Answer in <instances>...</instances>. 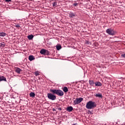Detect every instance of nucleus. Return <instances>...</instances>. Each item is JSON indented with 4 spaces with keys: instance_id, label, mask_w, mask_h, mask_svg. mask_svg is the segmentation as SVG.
<instances>
[{
    "instance_id": "obj_8",
    "label": "nucleus",
    "mask_w": 125,
    "mask_h": 125,
    "mask_svg": "<svg viewBox=\"0 0 125 125\" xmlns=\"http://www.w3.org/2000/svg\"><path fill=\"white\" fill-rule=\"evenodd\" d=\"M69 17L70 18H73V17H76V13L70 12L69 14Z\"/></svg>"
},
{
    "instance_id": "obj_21",
    "label": "nucleus",
    "mask_w": 125,
    "mask_h": 125,
    "mask_svg": "<svg viewBox=\"0 0 125 125\" xmlns=\"http://www.w3.org/2000/svg\"><path fill=\"white\" fill-rule=\"evenodd\" d=\"M34 75H35L36 77L37 76H39L40 75V73H39V71H36L34 73Z\"/></svg>"
},
{
    "instance_id": "obj_3",
    "label": "nucleus",
    "mask_w": 125,
    "mask_h": 125,
    "mask_svg": "<svg viewBox=\"0 0 125 125\" xmlns=\"http://www.w3.org/2000/svg\"><path fill=\"white\" fill-rule=\"evenodd\" d=\"M55 94H53L52 93H47V97L48 99L50 100H52V101H54V100H56V96L54 95Z\"/></svg>"
},
{
    "instance_id": "obj_14",
    "label": "nucleus",
    "mask_w": 125,
    "mask_h": 125,
    "mask_svg": "<svg viewBox=\"0 0 125 125\" xmlns=\"http://www.w3.org/2000/svg\"><path fill=\"white\" fill-rule=\"evenodd\" d=\"M95 85L96 86H101V85H102V83L100 82H96L95 83Z\"/></svg>"
},
{
    "instance_id": "obj_6",
    "label": "nucleus",
    "mask_w": 125,
    "mask_h": 125,
    "mask_svg": "<svg viewBox=\"0 0 125 125\" xmlns=\"http://www.w3.org/2000/svg\"><path fill=\"white\" fill-rule=\"evenodd\" d=\"M40 53L43 55H49V51L44 49H41L40 51Z\"/></svg>"
},
{
    "instance_id": "obj_25",
    "label": "nucleus",
    "mask_w": 125,
    "mask_h": 125,
    "mask_svg": "<svg viewBox=\"0 0 125 125\" xmlns=\"http://www.w3.org/2000/svg\"><path fill=\"white\" fill-rule=\"evenodd\" d=\"M121 57H122L123 58H125V54H122Z\"/></svg>"
},
{
    "instance_id": "obj_17",
    "label": "nucleus",
    "mask_w": 125,
    "mask_h": 125,
    "mask_svg": "<svg viewBox=\"0 0 125 125\" xmlns=\"http://www.w3.org/2000/svg\"><path fill=\"white\" fill-rule=\"evenodd\" d=\"M6 36V33L4 32L0 33V37H5Z\"/></svg>"
},
{
    "instance_id": "obj_12",
    "label": "nucleus",
    "mask_w": 125,
    "mask_h": 125,
    "mask_svg": "<svg viewBox=\"0 0 125 125\" xmlns=\"http://www.w3.org/2000/svg\"><path fill=\"white\" fill-rule=\"evenodd\" d=\"M27 39L29 40H33V39H34V35H28Z\"/></svg>"
},
{
    "instance_id": "obj_27",
    "label": "nucleus",
    "mask_w": 125,
    "mask_h": 125,
    "mask_svg": "<svg viewBox=\"0 0 125 125\" xmlns=\"http://www.w3.org/2000/svg\"><path fill=\"white\" fill-rule=\"evenodd\" d=\"M5 1H6L7 2H9V1H11V0H5Z\"/></svg>"
},
{
    "instance_id": "obj_22",
    "label": "nucleus",
    "mask_w": 125,
    "mask_h": 125,
    "mask_svg": "<svg viewBox=\"0 0 125 125\" xmlns=\"http://www.w3.org/2000/svg\"><path fill=\"white\" fill-rule=\"evenodd\" d=\"M56 48L57 49V50H60V49H61V45H58L57 46Z\"/></svg>"
},
{
    "instance_id": "obj_20",
    "label": "nucleus",
    "mask_w": 125,
    "mask_h": 125,
    "mask_svg": "<svg viewBox=\"0 0 125 125\" xmlns=\"http://www.w3.org/2000/svg\"><path fill=\"white\" fill-rule=\"evenodd\" d=\"M0 46L1 47H4L5 46V44H4V42L2 43H0Z\"/></svg>"
},
{
    "instance_id": "obj_15",
    "label": "nucleus",
    "mask_w": 125,
    "mask_h": 125,
    "mask_svg": "<svg viewBox=\"0 0 125 125\" xmlns=\"http://www.w3.org/2000/svg\"><path fill=\"white\" fill-rule=\"evenodd\" d=\"M96 97H98L99 98H102V94L98 93L96 94L95 95Z\"/></svg>"
},
{
    "instance_id": "obj_7",
    "label": "nucleus",
    "mask_w": 125,
    "mask_h": 125,
    "mask_svg": "<svg viewBox=\"0 0 125 125\" xmlns=\"http://www.w3.org/2000/svg\"><path fill=\"white\" fill-rule=\"evenodd\" d=\"M2 81L7 82L6 78L3 76H0V83Z\"/></svg>"
},
{
    "instance_id": "obj_5",
    "label": "nucleus",
    "mask_w": 125,
    "mask_h": 125,
    "mask_svg": "<svg viewBox=\"0 0 125 125\" xmlns=\"http://www.w3.org/2000/svg\"><path fill=\"white\" fill-rule=\"evenodd\" d=\"M83 100V98H76L75 100L74 101L73 103L74 105H78L82 102Z\"/></svg>"
},
{
    "instance_id": "obj_16",
    "label": "nucleus",
    "mask_w": 125,
    "mask_h": 125,
    "mask_svg": "<svg viewBox=\"0 0 125 125\" xmlns=\"http://www.w3.org/2000/svg\"><path fill=\"white\" fill-rule=\"evenodd\" d=\"M63 91H64V92H68V91H69V90L68 89V87L64 86L63 88Z\"/></svg>"
},
{
    "instance_id": "obj_30",
    "label": "nucleus",
    "mask_w": 125,
    "mask_h": 125,
    "mask_svg": "<svg viewBox=\"0 0 125 125\" xmlns=\"http://www.w3.org/2000/svg\"><path fill=\"white\" fill-rule=\"evenodd\" d=\"M94 107H96V104H94Z\"/></svg>"
},
{
    "instance_id": "obj_10",
    "label": "nucleus",
    "mask_w": 125,
    "mask_h": 125,
    "mask_svg": "<svg viewBox=\"0 0 125 125\" xmlns=\"http://www.w3.org/2000/svg\"><path fill=\"white\" fill-rule=\"evenodd\" d=\"M73 110V107L72 106H68L66 109V110L67 111V112H72Z\"/></svg>"
},
{
    "instance_id": "obj_13",
    "label": "nucleus",
    "mask_w": 125,
    "mask_h": 125,
    "mask_svg": "<svg viewBox=\"0 0 125 125\" xmlns=\"http://www.w3.org/2000/svg\"><path fill=\"white\" fill-rule=\"evenodd\" d=\"M29 60L30 61H33V60H35V57L33 56L30 55L29 56Z\"/></svg>"
},
{
    "instance_id": "obj_28",
    "label": "nucleus",
    "mask_w": 125,
    "mask_h": 125,
    "mask_svg": "<svg viewBox=\"0 0 125 125\" xmlns=\"http://www.w3.org/2000/svg\"><path fill=\"white\" fill-rule=\"evenodd\" d=\"M88 112L90 113V114H93L90 110H88Z\"/></svg>"
},
{
    "instance_id": "obj_2",
    "label": "nucleus",
    "mask_w": 125,
    "mask_h": 125,
    "mask_svg": "<svg viewBox=\"0 0 125 125\" xmlns=\"http://www.w3.org/2000/svg\"><path fill=\"white\" fill-rule=\"evenodd\" d=\"M85 107L88 110H92L94 109V103L92 101H90L88 102L85 105Z\"/></svg>"
},
{
    "instance_id": "obj_23",
    "label": "nucleus",
    "mask_w": 125,
    "mask_h": 125,
    "mask_svg": "<svg viewBox=\"0 0 125 125\" xmlns=\"http://www.w3.org/2000/svg\"><path fill=\"white\" fill-rule=\"evenodd\" d=\"M15 27H16V28H20V25L19 24H17L15 25Z\"/></svg>"
},
{
    "instance_id": "obj_26",
    "label": "nucleus",
    "mask_w": 125,
    "mask_h": 125,
    "mask_svg": "<svg viewBox=\"0 0 125 125\" xmlns=\"http://www.w3.org/2000/svg\"><path fill=\"white\" fill-rule=\"evenodd\" d=\"M77 5H78V3H75L73 4V6H77Z\"/></svg>"
},
{
    "instance_id": "obj_11",
    "label": "nucleus",
    "mask_w": 125,
    "mask_h": 125,
    "mask_svg": "<svg viewBox=\"0 0 125 125\" xmlns=\"http://www.w3.org/2000/svg\"><path fill=\"white\" fill-rule=\"evenodd\" d=\"M60 104H57L56 105V109H57L58 110H60V111H61V110H62V108L60 107Z\"/></svg>"
},
{
    "instance_id": "obj_9",
    "label": "nucleus",
    "mask_w": 125,
    "mask_h": 125,
    "mask_svg": "<svg viewBox=\"0 0 125 125\" xmlns=\"http://www.w3.org/2000/svg\"><path fill=\"white\" fill-rule=\"evenodd\" d=\"M15 71L16 72V73H17L18 74H20L21 71H22V70L21 69H20V68L17 67L15 68Z\"/></svg>"
},
{
    "instance_id": "obj_29",
    "label": "nucleus",
    "mask_w": 125,
    "mask_h": 125,
    "mask_svg": "<svg viewBox=\"0 0 125 125\" xmlns=\"http://www.w3.org/2000/svg\"><path fill=\"white\" fill-rule=\"evenodd\" d=\"M53 111H56L54 108H53Z\"/></svg>"
},
{
    "instance_id": "obj_19",
    "label": "nucleus",
    "mask_w": 125,
    "mask_h": 125,
    "mask_svg": "<svg viewBox=\"0 0 125 125\" xmlns=\"http://www.w3.org/2000/svg\"><path fill=\"white\" fill-rule=\"evenodd\" d=\"M52 4H53V7H57V2H54L52 3Z\"/></svg>"
},
{
    "instance_id": "obj_4",
    "label": "nucleus",
    "mask_w": 125,
    "mask_h": 125,
    "mask_svg": "<svg viewBox=\"0 0 125 125\" xmlns=\"http://www.w3.org/2000/svg\"><path fill=\"white\" fill-rule=\"evenodd\" d=\"M106 33H107V34H108V35H110V36H115V35H116V31H115L113 29H112L111 28H108L106 30Z\"/></svg>"
},
{
    "instance_id": "obj_24",
    "label": "nucleus",
    "mask_w": 125,
    "mask_h": 125,
    "mask_svg": "<svg viewBox=\"0 0 125 125\" xmlns=\"http://www.w3.org/2000/svg\"><path fill=\"white\" fill-rule=\"evenodd\" d=\"M89 83L90 84H93V81H89Z\"/></svg>"
},
{
    "instance_id": "obj_1",
    "label": "nucleus",
    "mask_w": 125,
    "mask_h": 125,
    "mask_svg": "<svg viewBox=\"0 0 125 125\" xmlns=\"http://www.w3.org/2000/svg\"><path fill=\"white\" fill-rule=\"evenodd\" d=\"M50 91L51 92V93H53V94H57V95H58V96H63L64 95V92H63V91L60 90V89H50Z\"/></svg>"
},
{
    "instance_id": "obj_18",
    "label": "nucleus",
    "mask_w": 125,
    "mask_h": 125,
    "mask_svg": "<svg viewBox=\"0 0 125 125\" xmlns=\"http://www.w3.org/2000/svg\"><path fill=\"white\" fill-rule=\"evenodd\" d=\"M29 95H30V97H35L36 94H35V93H34V92H31L29 94Z\"/></svg>"
}]
</instances>
